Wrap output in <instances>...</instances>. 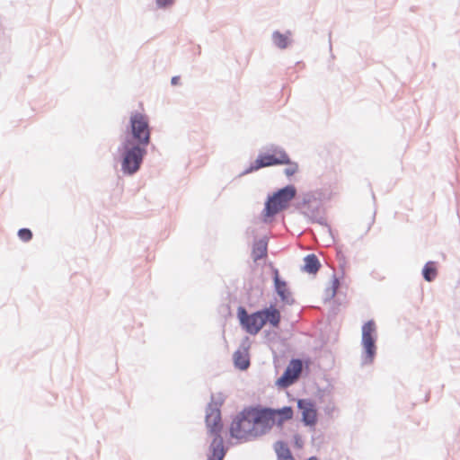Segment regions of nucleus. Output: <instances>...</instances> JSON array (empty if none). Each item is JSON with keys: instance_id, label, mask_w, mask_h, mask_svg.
<instances>
[{"instance_id": "1", "label": "nucleus", "mask_w": 460, "mask_h": 460, "mask_svg": "<svg viewBox=\"0 0 460 460\" xmlns=\"http://www.w3.org/2000/svg\"><path fill=\"white\" fill-rule=\"evenodd\" d=\"M257 436L261 437L268 433L272 427L277 424L282 426L286 420H291L293 417V410L289 406L283 407L279 410H273L263 407H249Z\"/></svg>"}, {"instance_id": "2", "label": "nucleus", "mask_w": 460, "mask_h": 460, "mask_svg": "<svg viewBox=\"0 0 460 460\" xmlns=\"http://www.w3.org/2000/svg\"><path fill=\"white\" fill-rule=\"evenodd\" d=\"M206 426L210 435L214 436L210 447L212 454L208 457V460H222L225 456L223 438L220 436L223 429V423L218 407L209 404L207 409Z\"/></svg>"}, {"instance_id": "3", "label": "nucleus", "mask_w": 460, "mask_h": 460, "mask_svg": "<svg viewBox=\"0 0 460 460\" xmlns=\"http://www.w3.org/2000/svg\"><path fill=\"white\" fill-rule=\"evenodd\" d=\"M250 414L251 411L248 407L234 417L230 425L231 437L241 441H249L258 438L252 419L249 416Z\"/></svg>"}, {"instance_id": "4", "label": "nucleus", "mask_w": 460, "mask_h": 460, "mask_svg": "<svg viewBox=\"0 0 460 460\" xmlns=\"http://www.w3.org/2000/svg\"><path fill=\"white\" fill-rule=\"evenodd\" d=\"M295 195L296 189L293 186H287L269 198L263 211L264 217H270L286 208Z\"/></svg>"}, {"instance_id": "5", "label": "nucleus", "mask_w": 460, "mask_h": 460, "mask_svg": "<svg viewBox=\"0 0 460 460\" xmlns=\"http://www.w3.org/2000/svg\"><path fill=\"white\" fill-rule=\"evenodd\" d=\"M130 124L133 137L138 144H148L150 139V128L146 116L141 113L132 114Z\"/></svg>"}, {"instance_id": "6", "label": "nucleus", "mask_w": 460, "mask_h": 460, "mask_svg": "<svg viewBox=\"0 0 460 460\" xmlns=\"http://www.w3.org/2000/svg\"><path fill=\"white\" fill-rule=\"evenodd\" d=\"M375 333L376 323L373 320H370L362 327V345L364 348V360L366 363H371L376 355Z\"/></svg>"}, {"instance_id": "7", "label": "nucleus", "mask_w": 460, "mask_h": 460, "mask_svg": "<svg viewBox=\"0 0 460 460\" xmlns=\"http://www.w3.org/2000/svg\"><path fill=\"white\" fill-rule=\"evenodd\" d=\"M237 315L241 325L250 334H257L264 326L259 311L249 314L243 307H239Z\"/></svg>"}, {"instance_id": "8", "label": "nucleus", "mask_w": 460, "mask_h": 460, "mask_svg": "<svg viewBox=\"0 0 460 460\" xmlns=\"http://www.w3.org/2000/svg\"><path fill=\"white\" fill-rule=\"evenodd\" d=\"M145 151L139 146L128 149L123 158L122 170L128 174L136 172L142 163Z\"/></svg>"}, {"instance_id": "9", "label": "nucleus", "mask_w": 460, "mask_h": 460, "mask_svg": "<svg viewBox=\"0 0 460 460\" xmlns=\"http://www.w3.org/2000/svg\"><path fill=\"white\" fill-rule=\"evenodd\" d=\"M302 371V362L299 359H293L287 367L284 374L277 381L278 385L288 387L292 385L299 376Z\"/></svg>"}, {"instance_id": "10", "label": "nucleus", "mask_w": 460, "mask_h": 460, "mask_svg": "<svg viewBox=\"0 0 460 460\" xmlns=\"http://www.w3.org/2000/svg\"><path fill=\"white\" fill-rule=\"evenodd\" d=\"M283 164H288V155L283 151H274L260 155L255 161V169Z\"/></svg>"}, {"instance_id": "11", "label": "nucleus", "mask_w": 460, "mask_h": 460, "mask_svg": "<svg viewBox=\"0 0 460 460\" xmlns=\"http://www.w3.org/2000/svg\"><path fill=\"white\" fill-rule=\"evenodd\" d=\"M274 287L277 294L280 297L281 301L288 305L294 304V298L288 288V283L281 279L277 269L274 270Z\"/></svg>"}, {"instance_id": "12", "label": "nucleus", "mask_w": 460, "mask_h": 460, "mask_svg": "<svg viewBox=\"0 0 460 460\" xmlns=\"http://www.w3.org/2000/svg\"><path fill=\"white\" fill-rule=\"evenodd\" d=\"M298 407L302 411L303 421L309 426H314L317 421V411L314 405L307 400H299Z\"/></svg>"}, {"instance_id": "13", "label": "nucleus", "mask_w": 460, "mask_h": 460, "mask_svg": "<svg viewBox=\"0 0 460 460\" xmlns=\"http://www.w3.org/2000/svg\"><path fill=\"white\" fill-rule=\"evenodd\" d=\"M259 313L264 322V325L269 323L274 328L279 327L281 320V314L276 305H270L269 307L260 310Z\"/></svg>"}, {"instance_id": "14", "label": "nucleus", "mask_w": 460, "mask_h": 460, "mask_svg": "<svg viewBox=\"0 0 460 460\" xmlns=\"http://www.w3.org/2000/svg\"><path fill=\"white\" fill-rule=\"evenodd\" d=\"M234 366L241 370L250 366L249 351L247 347H241L234 353Z\"/></svg>"}, {"instance_id": "15", "label": "nucleus", "mask_w": 460, "mask_h": 460, "mask_svg": "<svg viewBox=\"0 0 460 460\" xmlns=\"http://www.w3.org/2000/svg\"><path fill=\"white\" fill-rule=\"evenodd\" d=\"M267 256V242L264 240L256 241L253 243L252 257L254 261L265 258Z\"/></svg>"}, {"instance_id": "16", "label": "nucleus", "mask_w": 460, "mask_h": 460, "mask_svg": "<svg viewBox=\"0 0 460 460\" xmlns=\"http://www.w3.org/2000/svg\"><path fill=\"white\" fill-rule=\"evenodd\" d=\"M320 268V263L314 254H309L305 258L304 270L308 273H316Z\"/></svg>"}, {"instance_id": "17", "label": "nucleus", "mask_w": 460, "mask_h": 460, "mask_svg": "<svg viewBox=\"0 0 460 460\" xmlns=\"http://www.w3.org/2000/svg\"><path fill=\"white\" fill-rule=\"evenodd\" d=\"M275 451L279 460L292 456L288 447L284 442H277L275 444Z\"/></svg>"}, {"instance_id": "18", "label": "nucleus", "mask_w": 460, "mask_h": 460, "mask_svg": "<svg viewBox=\"0 0 460 460\" xmlns=\"http://www.w3.org/2000/svg\"><path fill=\"white\" fill-rule=\"evenodd\" d=\"M437 276V269L434 262L426 263L423 269V277L427 281H432Z\"/></svg>"}, {"instance_id": "19", "label": "nucleus", "mask_w": 460, "mask_h": 460, "mask_svg": "<svg viewBox=\"0 0 460 460\" xmlns=\"http://www.w3.org/2000/svg\"><path fill=\"white\" fill-rule=\"evenodd\" d=\"M273 41L280 49H285L288 45V37L279 32H275L273 34Z\"/></svg>"}, {"instance_id": "20", "label": "nucleus", "mask_w": 460, "mask_h": 460, "mask_svg": "<svg viewBox=\"0 0 460 460\" xmlns=\"http://www.w3.org/2000/svg\"><path fill=\"white\" fill-rule=\"evenodd\" d=\"M19 238L23 242H28L32 238V233L28 228H22L18 231Z\"/></svg>"}, {"instance_id": "21", "label": "nucleus", "mask_w": 460, "mask_h": 460, "mask_svg": "<svg viewBox=\"0 0 460 460\" xmlns=\"http://www.w3.org/2000/svg\"><path fill=\"white\" fill-rule=\"evenodd\" d=\"M288 166L285 169V174L288 177L293 176L297 171H298V165L296 163H290L288 160V164H287Z\"/></svg>"}, {"instance_id": "22", "label": "nucleus", "mask_w": 460, "mask_h": 460, "mask_svg": "<svg viewBox=\"0 0 460 460\" xmlns=\"http://www.w3.org/2000/svg\"><path fill=\"white\" fill-rule=\"evenodd\" d=\"M173 0H156L157 4L160 7L166 6L167 4H170L172 3Z\"/></svg>"}, {"instance_id": "23", "label": "nucleus", "mask_w": 460, "mask_h": 460, "mask_svg": "<svg viewBox=\"0 0 460 460\" xmlns=\"http://www.w3.org/2000/svg\"><path fill=\"white\" fill-rule=\"evenodd\" d=\"M179 80H180L179 76H174V77L172 78V84H177Z\"/></svg>"}, {"instance_id": "24", "label": "nucleus", "mask_w": 460, "mask_h": 460, "mask_svg": "<svg viewBox=\"0 0 460 460\" xmlns=\"http://www.w3.org/2000/svg\"><path fill=\"white\" fill-rule=\"evenodd\" d=\"M337 287H338V280L334 279V281H333V290L334 291L336 290Z\"/></svg>"}]
</instances>
